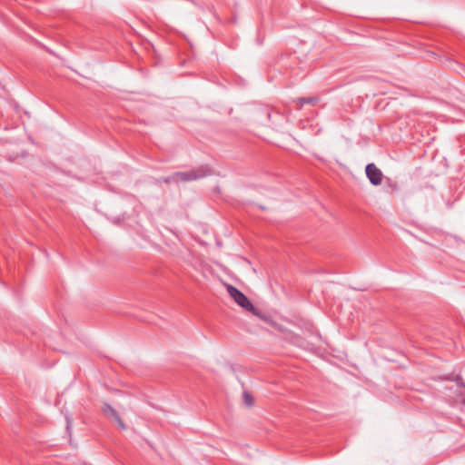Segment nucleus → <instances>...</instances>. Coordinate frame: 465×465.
<instances>
[{
    "label": "nucleus",
    "instance_id": "nucleus-1",
    "mask_svg": "<svg viewBox=\"0 0 465 465\" xmlns=\"http://www.w3.org/2000/svg\"><path fill=\"white\" fill-rule=\"evenodd\" d=\"M226 290L231 296V298L242 308L246 311L252 312L253 315L259 316L260 313L258 310L253 306V304L250 302L247 296L239 291L237 288L232 285L226 284Z\"/></svg>",
    "mask_w": 465,
    "mask_h": 465
},
{
    "label": "nucleus",
    "instance_id": "nucleus-2",
    "mask_svg": "<svg viewBox=\"0 0 465 465\" xmlns=\"http://www.w3.org/2000/svg\"><path fill=\"white\" fill-rule=\"evenodd\" d=\"M209 173V170L205 167H201L196 170H192L189 172H179L176 173L173 176V178L176 181H183V182H188L196 180L199 178H203L206 176Z\"/></svg>",
    "mask_w": 465,
    "mask_h": 465
},
{
    "label": "nucleus",
    "instance_id": "nucleus-3",
    "mask_svg": "<svg viewBox=\"0 0 465 465\" xmlns=\"http://www.w3.org/2000/svg\"><path fill=\"white\" fill-rule=\"evenodd\" d=\"M102 412L107 419L115 421L121 430L126 429L125 424L124 423L118 412L110 404L104 403L102 406Z\"/></svg>",
    "mask_w": 465,
    "mask_h": 465
},
{
    "label": "nucleus",
    "instance_id": "nucleus-4",
    "mask_svg": "<svg viewBox=\"0 0 465 465\" xmlns=\"http://www.w3.org/2000/svg\"><path fill=\"white\" fill-rule=\"evenodd\" d=\"M366 174L369 178L370 182L373 185H379L382 182V173L381 171L376 167L373 163H369L366 166Z\"/></svg>",
    "mask_w": 465,
    "mask_h": 465
},
{
    "label": "nucleus",
    "instance_id": "nucleus-5",
    "mask_svg": "<svg viewBox=\"0 0 465 465\" xmlns=\"http://www.w3.org/2000/svg\"><path fill=\"white\" fill-rule=\"evenodd\" d=\"M242 401L247 407H252L254 404V399L252 395L247 391L243 392Z\"/></svg>",
    "mask_w": 465,
    "mask_h": 465
},
{
    "label": "nucleus",
    "instance_id": "nucleus-6",
    "mask_svg": "<svg viewBox=\"0 0 465 465\" xmlns=\"http://www.w3.org/2000/svg\"><path fill=\"white\" fill-rule=\"evenodd\" d=\"M317 101H318L317 97H308V98L302 97V98H299L297 100V102L300 104L299 109H301L304 104H315Z\"/></svg>",
    "mask_w": 465,
    "mask_h": 465
},
{
    "label": "nucleus",
    "instance_id": "nucleus-7",
    "mask_svg": "<svg viewBox=\"0 0 465 465\" xmlns=\"http://www.w3.org/2000/svg\"><path fill=\"white\" fill-rule=\"evenodd\" d=\"M70 427V421L67 420V428L69 429Z\"/></svg>",
    "mask_w": 465,
    "mask_h": 465
}]
</instances>
